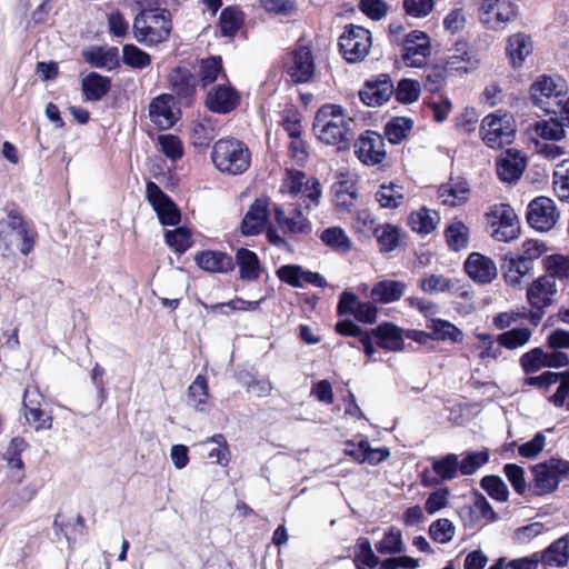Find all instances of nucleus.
<instances>
[{
	"label": "nucleus",
	"instance_id": "nucleus-9",
	"mask_svg": "<svg viewBox=\"0 0 569 569\" xmlns=\"http://www.w3.org/2000/svg\"><path fill=\"white\" fill-rule=\"evenodd\" d=\"M372 44L371 33L368 29L348 24L339 37V52L348 63H358L365 60Z\"/></svg>",
	"mask_w": 569,
	"mask_h": 569
},
{
	"label": "nucleus",
	"instance_id": "nucleus-13",
	"mask_svg": "<svg viewBox=\"0 0 569 569\" xmlns=\"http://www.w3.org/2000/svg\"><path fill=\"white\" fill-rule=\"evenodd\" d=\"M146 198L156 211L162 226H177L181 221V212L174 201L153 181L146 183Z\"/></svg>",
	"mask_w": 569,
	"mask_h": 569
},
{
	"label": "nucleus",
	"instance_id": "nucleus-50",
	"mask_svg": "<svg viewBox=\"0 0 569 569\" xmlns=\"http://www.w3.org/2000/svg\"><path fill=\"white\" fill-rule=\"evenodd\" d=\"M166 243L177 253H184L191 248L192 233L187 227H178L164 233Z\"/></svg>",
	"mask_w": 569,
	"mask_h": 569
},
{
	"label": "nucleus",
	"instance_id": "nucleus-31",
	"mask_svg": "<svg viewBox=\"0 0 569 569\" xmlns=\"http://www.w3.org/2000/svg\"><path fill=\"white\" fill-rule=\"evenodd\" d=\"M359 98L367 107H379L391 98V84L387 79L367 80L359 90Z\"/></svg>",
	"mask_w": 569,
	"mask_h": 569
},
{
	"label": "nucleus",
	"instance_id": "nucleus-28",
	"mask_svg": "<svg viewBox=\"0 0 569 569\" xmlns=\"http://www.w3.org/2000/svg\"><path fill=\"white\" fill-rule=\"evenodd\" d=\"M82 57L92 68L113 70L120 66L117 47L91 46L82 51Z\"/></svg>",
	"mask_w": 569,
	"mask_h": 569
},
{
	"label": "nucleus",
	"instance_id": "nucleus-6",
	"mask_svg": "<svg viewBox=\"0 0 569 569\" xmlns=\"http://www.w3.org/2000/svg\"><path fill=\"white\" fill-rule=\"evenodd\" d=\"M489 234L500 242H509L519 237L520 221L515 210L507 203L489 207L485 214Z\"/></svg>",
	"mask_w": 569,
	"mask_h": 569
},
{
	"label": "nucleus",
	"instance_id": "nucleus-8",
	"mask_svg": "<svg viewBox=\"0 0 569 569\" xmlns=\"http://www.w3.org/2000/svg\"><path fill=\"white\" fill-rule=\"evenodd\" d=\"M516 132L513 116L497 111L486 116L481 122V137L489 148H501L512 142Z\"/></svg>",
	"mask_w": 569,
	"mask_h": 569
},
{
	"label": "nucleus",
	"instance_id": "nucleus-49",
	"mask_svg": "<svg viewBox=\"0 0 569 569\" xmlns=\"http://www.w3.org/2000/svg\"><path fill=\"white\" fill-rule=\"evenodd\" d=\"M188 398L194 408L203 411L209 400V387L207 378L198 375L188 388Z\"/></svg>",
	"mask_w": 569,
	"mask_h": 569
},
{
	"label": "nucleus",
	"instance_id": "nucleus-4",
	"mask_svg": "<svg viewBox=\"0 0 569 569\" xmlns=\"http://www.w3.org/2000/svg\"><path fill=\"white\" fill-rule=\"evenodd\" d=\"M211 160L220 172L238 176L250 168L251 151L242 140L221 138L212 147Z\"/></svg>",
	"mask_w": 569,
	"mask_h": 569
},
{
	"label": "nucleus",
	"instance_id": "nucleus-17",
	"mask_svg": "<svg viewBox=\"0 0 569 569\" xmlns=\"http://www.w3.org/2000/svg\"><path fill=\"white\" fill-rule=\"evenodd\" d=\"M273 217L281 232L293 240H298L299 236H308L312 231L310 220L303 216L299 207L292 210L291 216H287L284 210L276 204Z\"/></svg>",
	"mask_w": 569,
	"mask_h": 569
},
{
	"label": "nucleus",
	"instance_id": "nucleus-32",
	"mask_svg": "<svg viewBox=\"0 0 569 569\" xmlns=\"http://www.w3.org/2000/svg\"><path fill=\"white\" fill-rule=\"evenodd\" d=\"M502 268L507 284L512 288H519L522 278L530 274L533 270V263H530L517 254L510 253L505 257Z\"/></svg>",
	"mask_w": 569,
	"mask_h": 569
},
{
	"label": "nucleus",
	"instance_id": "nucleus-62",
	"mask_svg": "<svg viewBox=\"0 0 569 569\" xmlns=\"http://www.w3.org/2000/svg\"><path fill=\"white\" fill-rule=\"evenodd\" d=\"M449 74H451V72L447 70L443 62L441 64H435L427 74L426 89L432 93L440 91L446 86Z\"/></svg>",
	"mask_w": 569,
	"mask_h": 569
},
{
	"label": "nucleus",
	"instance_id": "nucleus-36",
	"mask_svg": "<svg viewBox=\"0 0 569 569\" xmlns=\"http://www.w3.org/2000/svg\"><path fill=\"white\" fill-rule=\"evenodd\" d=\"M408 223L412 231L419 234H429L433 232L440 223V216L436 210L421 207L410 213Z\"/></svg>",
	"mask_w": 569,
	"mask_h": 569
},
{
	"label": "nucleus",
	"instance_id": "nucleus-30",
	"mask_svg": "<svg viewBox=\"0 0 569 569\" xmlns=\"http://www.w3.org/2000/svg\"><path fill=\"white\" fill-rule=\"evenodd\" d=\"M353 563L356 569H373L380 565V569H391V557L382 561L375 555L368 538H359L355 546Z\"/></svg>",
	"mask_w": 569,
	"mask_h": 569
},
{
	"label": "nucleus",
	"instance_id": "nucleus-46",
	"mask_svg": "<svg viewBox=\"0 0 569 569\" xmlns=\"http://www.w3.org/2000/svg\"><path fill=\"white\" fill-rule=\"evenodd\" d=\"M489 450L467 451L459 459V471L462 476H471L489 461Z\"/></svg>",
	"mask_w": 569,
	"mask_h": 569
},
{
	"label": "nucleus",
	"instance_id": "nucleus-47",
	"mask_svg": "<svg viewBox=\"0 0 569 569\" xmlns=\"http://www.w3.org/2000/svg\"><path fill=\"white\" fill-rule=\"evenodd\" d=\"M320 239L327 247L338 252H348L351 249V241L340 227L325 229L320 234Z\"/></svg>",
	"mask_w": 569,
	"mask_h": 569
},
{
	"label": "nucleus",
	"instance_id": "nucleus-1",
	"mask_svg": "<svg viewBox=\"0 0 569 569\" xmlns=\"http://www.w3.org/2000/svg\"><path fill=\"white\" fill-rule=\"evenodd\" d=\"M353 126V118L340 104L325 103L315 114L312 131L320 142L348 150L355 138Z\"/></svg>",
	"mask_w": 569,
	"mask_h": 569
},
{
	"label": "nucleus",
	"instance_id": "nucleus-43",
	"mask_svg": "<svg viewBox=\"0 0 569 569\" xmlns=\"http://www.w3.org/2000/svg\"><path fill=\"white\" fill-rule=\"evenodd\" d=\"M473 337L477 339V342L472 345V349L478 352V358L482 363H488L499 357L500 348L496 345L492 335L475 331Z\"/></svg>",
	"mask_w": 569,
	"mask_h": 569
},
{
	"label": "nucleus",
	"instance_id": "nucleus-23",
	"mask_svg": "<svg viewBox=\"0 0 569 569\" xmlns=\"http://www.w3.org/2000/svg\"><path fill=\"white\" fill-rule=\"evenodd\" d=\"M496 167L498 177L503 182L511 183L522 176L527 167V159L518 150L508 149L500 154Z\"/></svg>",
	"mask_w": 569,
	"mask_h": 569
},
{
	"label": "nucleus",
	"instance_id": "nucleus-63",
	"mask_svg": "<svg viewBox=\"0 0 569 569\" xmlns=\"http://www.w3.org/2000/svg\"><path fill=\"white\" fill-rule=\"evenodd\" d=\"M405 12L416 19H423L428 17L436 6L435 0H403L402 2Z\"/></svg>",
	"mask_w": 569,
	"mask_h": 569
},
{
	"label": "nucleus",
	"instance_id": "nucleus-21",
	"mask_svg": "<svg viewBox=\"0 0 569 569\" xmlns=\"http://www.w3.org/2000/svg\"><path fill=\"white\" fill-rule=\"evenodd\" d=\"M463 268L468 277L478 284L490 283L498 276L495 261L480 252H471L466 259Z\"/></svg>",
	"mask_w": 569,
	"mask_h": 569
},
{
	"label": "nucleus",
	"instance_id": "nucleus-7",
	"mask_svg": "<svg viewBox=\"0 0 569 569\" xmlns=\"http://www.w3.org/2000/svg\"><path fill=\"white\" fill-rule=\"evenodd\" d=\"M400 61L408 68H422L432 53L431 38L421 30H412L397 40Z\"/></svg>",
	"mask_w": 569,
	"mask_h": 569
},
{
	"label": "nucleus",
	"instance_id": "nucleus-2",
	"mask_svg": "<svg viewBox=\"0 0 569 569\" xmlns=\"http://www.w3.org/2000/svg\"><path fill=\"white\" fill-rule=\"evenodd\" d=\"M172 29L171 12L160 0H147L140 6L132 23L134 39L147 47L167 41Z\"/></svg>",
	"mask_w": 569,
	"mask_h": 569
},
{
	"label": "nucleus",
	"instance_id": "nucleus-40",
	"mask_svg": "<svg viewBox=\"0 0 569 569\" xmlns=\"http://www.w3.org/2000/svg\"><path fill=\"white\" fill-rule=\"evenodd\" d=\"M244 22V13L238 8L229 6L222 9L219 17V28L222 37L232 38Z\"/></svg>",
	"mask_w": 569,
	"mask_h": 569
},
{
	"label": "nucleus",
	"instance_id": "nucleus-3",
	"mask_svg": "<svg viewBox=\"0 0 569 569\" xmlns=\"http://www.w3.org/2000/svg\"><path fill=\"white\" fill-rule=\"evenodd\" d=\"M316 59L312 42L300 37L282 57V72L292 84H308L316 77Z\"/></svg>",
	"mask_w": 569,
	"mask_h": 569
},
{
	"label": "nucleus",
	"instance_id": "nucleus-54",
	"mask_svg": "<svg viewBox=\"0 0 569 569\" xmlns=\"http://www.w3.org/2000/svg\"><path fill=\"white\" fill-rule=\"evenodd\" d=\"M396 99L402 104H411L419 100L421 94V86L418 80L401 79L396 90L393 89Z\"/></svg>",
	"mask_w": 569,
	"mask_h": 569
},
{
	"label": "nucleus",
	"instance_id": "nucleus-59",
	"mask_svg": "<svg viewBox=\"0 0 569 569\" xmlns=\"http://www.w3.org/2000/svg\"><path fill=\"white\" fill-rule=\"evenodd\" d=\"M482 489L495 500L505 502L509 498V490L505 481L498 476H486L481 480Z\"/></svg>",
	"mask_w": 569,
	"mask_h": 569
},
{
	"label": "nucleus",
	"instance_id": "nucleus-39",
	"mask_svg": "<svg viewBox=\"0 0 569 569\" xmlns=\"http://www.w3.org/2000/svg\"><path fill=\"white\" fill-rule=\"evenodd\" d=\"M532 132L548 141H561L566 138L563 122L559 118L538 120L531 126Z\"/></svg>",
	"mask_w": 569,
	"mask_h": 569
},
{
	"label": "nucleus",
	"instance_id": "nucleus-25",
	"mask_svg": "<svg viewBox=\"0 0 569 569\" xmlns=\"http://www.w3.org/2000/svg\"><path fill=\"white\" fill-rule=\"evenodd\" d=\"M173 104H177L173 96L161 93L153 98L149 104L150 120L162 130L170 129L178 121L172 111Z\"/></svg>",
	"mask_w": 569,
	"mask_h": 569
},
{
	"label": "nucleus",
	"instance_id": "nucleus-20",
	"mask_svg": "<svg viewBox=\"0 0 569 569\" xmlns=\"http://www.w3.org/2000/svg\"><path fill=\"white\" fill-rule=\"evenodd\" d=\"M241 102V96L230 84H218L211 88L206 97V107L211 112L227 114L236 110Z\"/></svg>",
	"mask_w": 569,
	"mask_h": 569
},
{
	"label": "nucleus",
	"instance_id": "nucleus-53",
	"mask_svg": "<svg viewBox=\"0 0 569 569\" xmlns=\"http://www.w3.org/2000/svg\"><path fill=\"white\" fill-rule=\"evenodd\" d=\"M539 563L540 555L535 552L530 556L517 559L500 557L489 567V569H537Z\"/></svg>",
	"mask_w": 569,
	"mask_h": 569
},
{
	"label": "nucleus",
	"instance_id": "nucleus-57",
	"mask_svg": "<svg viewBox=\"0 0 569 569\" xmlns=\"http://www.w3.org/2000/svg\"><path fill=\"white\" fill-rule=\"evenodd\" d=\"M189 137L191 144L196 149L202 151L207 149L214 139V130L212 127L202 122H194L191 127Z\"/></svg>",
	"mask_w": 569,
	"mask_h": 569
},
{
	"label": "nucleus",
	"instance_id": "nucleus-55",
	"mask_svg": "<svg viewBox=\"0 0 569 569\" xmlns=\"http://www.w3.org/2000/svg\"><path fill=\"white\" fill-rule=\"evenodd\" d=\"M280 126L289 138H299L303 134L302 114L293 106L283 110Z\"/></svg>",
	"mask_w": 569,
	"mask_h": 569
},
{
	"label": "nucleus",
	"instance_id": "nucleus-38",
	"mask_svg": "<svg viewBox=\"0 0 569 569\" xmlns=\"http://www.w3.org/2000/svg\"><path fill=\"white\" fill-rule=\"evenodd\" d=\"M569 561V541L566 537L552 542L541 555L540 562L549 567H565Z\"/></svg>",
	"mask_w": 569,
	"mask_h": 569
},
{
	"label": "nucleus",
	"instance_id": "nucleus-37",
	"mask_svg": "<svg viewBox=\"0 0 569 569\" xmlns=\"http://www.w3.org/2000/svg\"><path fill=\"white\" fill-rule=\"evenodd\" d=\"M333 192L336 206L351 211L358 198L356 181L347 176H342L341 179L333 184Z\"/></svg>",
	"mask_w": 569,
	"mask_h": 569
},
{
	"label": "nucleus",
	"instance_id": "nucleus-18",
	"mask_svg": "<svg viewBox=\"0 0 569 569\" xmlns=\"http://www.w3.org/2000/svg\"><path fill=\"white\" fill-rule=\"evenodd\" d=\"M559 213L555 202L548 197H539L528 206V223L538 231H548L555 227Z\"/></svg>",
	"mask_w": 569,
	"mask_h": 569
},
{
	"label": "nucleus",
	"instance_id": "nucleus-27",
	"mask_svg": "<svg viewBox=\"0 0 569 569\" xmlns=\"http://www.w3.org/2000/svg\"><path fill=\"white\" fill-rule=\"evenodd\" d=\"M566 82L561 77L540 76L530 88L535 103L542 107L546 100L558 98L566 92Z\"/></svg>",
	"mask_w": 569,
	"mask_h": 569
},
{
	"label": "nucleus",
	"instance_id": "nucleus-41",
	"mask_svg": "<svg viewBox=\"0 0 569 569\" xmlns=\"http://www.w3.org/2000/svg\"><path fill=\"white\" fill-rule=\"evenodd\" d=\"M198 74L202 88L212 84L220 74H222V78L227 79L222 66V58L220 56H210L201 59Z\"/></svg>",
	"mask_w": 569,
	"mask_h": 569
},
{
	"label": "nucleus",
	"instance_id": "nucleus-48",
	"mask_svg": "<svg viewBox=\"0 0 569 569\" xmlns=\"http://www.w3.org/2000/svg\"><path fill=\"white\" fill-rule=\"evenodd\" d=\"M433 472L443 481L452 480L458 476L459 456L448 453L439 459L432 460Z\"/></svg>",
	"mask_w": 569,
	"mask_h": 569
},
{
	"label": "nucleus",
	"instance_id": "nucleus-29",
	"mask_svg": "<svg viewBox=\"0 0 569 569\" xmlns=\"http://www.w3.org/2000/svg\"><path fill=\"white\" fill-rule=\"evenodd\" d=\"M111 78L96 71L81 79V91L86 101H101L111 90Z\"/></svg>",
	"mask_w": 569,
	"mask_h": 569
},
{
	"label": "nucleus",
	"instance_id": "nucleus-52",
	"mask_svg": "<svg viewBox=\"0 0 569 569\" xmlns=\"http://www.w3.org/2000/svg\"><path fill=\"white\" fill-rule=\"evenodd\" d=\"M122 61L133 69H144L151 64V56L136 44L127 43L122 47Z\"/></svg>",
	"mask_w": 569,
	"mask_h": 569
},
{
	"label": "nucleus",
	"instance_id": "nucleus-5",
	"mask_svg": "<svg viewBox=\"0 0 569 569\" xmlns=\"http://www.w3.org/2000/svg\"><path fill=\"white\" fill-rule=\"evenodd\" d=\"M335 330L342 337L358 338L368 358H372L376 352L372 338H376L378 347L391 350V322H383L371 331H366L352 320L343 319L336 323Z\"/></svg>",
	"mask_w": 569,
	"mask_h": 569
},
{
	"label": "nucleus",
	"instance_id": "nucleus-10",
	"mask_svg": "<svg viewBox=\"0 0 569 569\" xmlns=\"http://www.w3.org/2000/svg\"><path fill=\"white\" fill-rule=\"evenodd\" d=\"M479 21L489 30H503L517 17L513 0H476Z\"/></svg>",
	"mask_w": 569,
	"mask_h": 569
},
{
	"label": "nucleus",
	"instance_id": "nucleus-35",
	"mask_svg": "<svg viewBox=\"0 0 569 569\" xmlns=\"http://www.w3.org/2000/svg\"><path fill=\"white\" fill-rule=\"evenodd\" d=\"M234 263L239 267L240 279L244 281H256L262 272L257 253L247 248L237 250Z\"/></svg>",
	"mask_w": 569,
	"mask_h": 569
},
{
	"label": "nucleus",
	"instance_id": "nucleus-45",
	"mask_svg": "<svg viewBox=\"0 0 569 569\" xmlns=\"http://www.w3.org/2000/svg\"><path fill=\"white\" fill-rule=\"evenodd\" d=\"M546 276H550L553 280H569V253L568 254H549L542 260Z\"/></svg>",
	"mask_w": 569,
	"mask_h": 569
},
{
	"label": "nucleus",
	"instance_id": "nucleus-24",
	"mask_svg": "<svg viewBox=\"0 0 569 569\" xmlns=\"http://www.w3.org/2000/svg\"><path fill=\"white\" fill-rule=\"evenodd\" d=\"M556 292V280L543 274L528 286L527 301L532 308L546 309L552 305Z\"/></svg>",
	"mask_w": 569,
	"mask_h": 569
},
{
	"label": "nucleus",
	"instance_id": "nucleus-34",
	"mask_svg": "<svg viewBox=\"0 0 569 569\" xmlns=\"http://www.w3.org/2000/svg\"><path fill=\"white\" fill-rule=\"evenodd\" d=\"M437 193L442 204L457 207L468 201L470 188L463 180H450L441 184Z\"/></svg>",
	"mask_w": 569,
	"mask_h": 569
},
{
	"label": "nucleus",
	"instance_id": "nucleus-11",
	"mask_svg": "<svg viewBox=\"0 0 569 569\" xmlns=\"http://www.w3.org/2000/svg\"><path fill=\"white\" fill-rule=\"evenodd\" d=\"M169 96H173L179 107L191 108L197 100V79L186 66L173 67L167 76Z\"/></svg>",
	"mask_w": 569,
	"mask_h": 569
},
{
	"label": "nucleus",
	"instance_id": "nucleus-12",
	"mask_svg": "<svg viewBox=\"0 0 569 569\" xmlns=\"http://www.w3.org/2000/svg\"><path fill=\"white\" fill-rule=\"evenodd\" d=\"M533 486L536 495L543 496L553 492L561 478L569 477V462L551 458L532 467Z\"/></svg>",
	"mask_w": 569,
	"mask_h": 569
},
{
	"label": "nucleus",
	"instance_id": "nucleus-19",
	"mask_svg": "<svg viewBox=\"0 0 569 569\" xmlns=\"http://www.w3.org/2000/svg\"><path fill=\"white\" fill-rule=\"evenodd\" d=\"M337 313L351 315L359 322L372 325L377 321L378 308L371 302L360 301L353 292L343 291L338 301Z\"/></svg>",
	"mask_w": 569,
	"mask_h": 569
},
{
	"label": "nucleus",
	"instance_id": "nucleus-26",
	"mask_svg": "<svg viewBox=\"0 0 569 569\" xmlns=\"http://www.w3.org/2000/svg\"><path fill=\"white\" fill-rule=\"evenodd\" d=\"M197 266L211 273H229L234 270L233 258L220 250H201L194 256Z\"/></svg>",
	"mask_w": 569,
	"mask_h": 569
},
{
	"label": "nucleus",
	"instance_id": "nucleus-42",
	"mask_svg": "<svg viewBox=\"0 0 569 569\" xmlns=\"http://www.w3.org/2000/svg\"><path fill=\"white\" fill-rule=\"evenodd\" d=\"M427 328L437 340L459 343L463 340L462 331L447 320L430 318Z\"/></svg>",
	"mask_w": 569,
	"mask_h": 569
},
{
	"label": "nucleus",
	"instance_id": "nucleus-60",
	"mask_svg": "<svg viewBox=\"0 0 569 569\" xmlns=\"http://www.w3.org/2000/svg\"><path fill=\"white\" fill-rule=\"evenodd\" d=\"M456 528L449 519H438L430 525L429 535L439 543H448L455 537Z\"/></svg>",
	"mask_w": 569,
	"mask_h": 569
},
{
	"label": "nucleus",
	"instance_id": "nucleus-56",
	"mask_svg": "<svg viewBox=\"0 0 569 569\" xmlns=\"http://www.w3.org/2000/svg\"><path fill=\"white\" fill-rule=\"evenodd\" d=\"M529 328H516L498 336L497 341L507 349H517L523 347L531 338Z\"/></svg>",
	"mask_w": 569,
	"mask_h": 569
},
{
	"label": "nucleus",
	"instance_id": "nucleus-33",
	"mask_svg": "<svg viewBox=\"0 0 569 569\" xmlns=\"http://www.w3.org/2000/svg\"><path fill=\"white\" fill-rule=\"evenodd\" d=\"M533 43L525 32H516L507 39V56L515 68L521 67L528 56L531 54Z\"/></svg>",
	"mask_w": 569,
	"mask_h": 569
},
{
	"label": "nucleus",
	"instance_id": "nucleus-58",
	"mask_svg": "<svg viewBox=\"0 0 569 569\" xmlns=\"http://www.w3.org/2000/svg\"><path fill=\"white\" fill-rule=\"evenodd\" d=\"M260 301H249L244 300L240 297H236L234 299L228 302H219L214 305H208L201 302V306L207 310L217 311L220 310L224 315H229L230 311L223 310V308L228 307L230 310H239V311H254L259 308Z\"/></svg>",
	"mask_w": 569,
	"mask_h": 569
},
{
	"label": "nucleus",
	"instance_id": "nucleus-16",
	"mask_svg": "<svg viewBox=\"0 0 569 569\" xmlns=\"http://www.w3.org/2000/svg\"><path fill=\"white\" fill-rule=\"evenodd\" d=\"M7 218L0 221V227H6L10 231H16L21 239L20 252L28 256L34 248L37 232L29 228L22 212L18 206L12 202L4 208Z\"/></svg>",
	"mask_w": 569,
	"mask_h": 569
},
{
	"label": "nucleus",
	"instance_id": "nucleus-22",
	"mask_svg": "<svg viewBox=\"0 0 569 569\" xmlns=\"http://www.w3.org/2000/svg\"><path fill=\"white\" fill-rule=\"evenodd\" d=\"M269 200L257 198L242 218L240 230L243 236H257L261 233L269 219Z\"/></svg>",
	"mask_w": 569,
	"mask_h": 569
},
{
	"label": "nucleus",
	"instance_id": "nucleus-14",
	"mask_svg": "<svg viewBox=\"0 0 569 569\" xmlns=\"http://www.w3.org/2000/svg\"><path fill=\"white\" fill-rule=\"evenodd\" d=\"M353 147L357 158L366 166L380 164L387 157L385 137L373 130H365Z\"/></svg>",
	"mask_w": 569,
	"mask_h": 569
},
{
	"label": "nucleus",
	"instance_id": "nucleus-15",
	"mask_svg": "<svg viewBox=\"0 0 569 569\" xmlns=\"http://www.w3.org/2000/svg\"><path fill=\"white\" fill-rule=\"evenodd\" d=\"M443 63L451 74L466 76L473 73L480 66L478 54L470 49L468 42L457 41L449 49Z\"/></svg>",
	"mask_w": 569,
	"mask_h": 569
},
{
	"label": "nucleus",
	"instance_id": "nucleus-61",
	"mask_svg": "<svg viewBox=\"0 0 569 569\" xmlns=\"http://www.w3.org/2000/svg\"><path fill=\"white\" fill-rule=\"evenodd\" d=\"M420 287L425 292L436 295L451 290L452 282L442 274L430 273L421 279Z\"/></svg>",
	"mask_w": 569,
	"mask_h": 569
},
{
	"label": "nucleus",
	"instance_id": "nucleus-51",
	"mask_svg": "<svg viewBox=\"0 0 569 569\" xmlns=\"http://www.w3.org/2000/svg\"><path fill=\"white\" fill-rule=\"evenodd\" d=\"M552 184L559 200L569 202V159L562 160L556 166Z\"/></svg>",
	"mask_w": 569,
	"mask_h": 569
},
{
	"label": "nucleus",
	"instance_id": "nucleus-64",
	"mask_svg": "<svg viewBox=\"0 0 569 569\" xmlns=\"http://www.w3.org/2000/svg\"><path fill=\"white\" fill-rule=\"evenodd\" d=\"M159 144L162 153L172 161L183 156V147L180 138L174 134H162L159 137Z\"/></svg>",
	"mask_w": 569,
	"mask_h": 569
},
{
	"label": "nucleus",
	"instance_id": "nucleus-44",
	"mask_svg": "<svg viewBox=\"0 0 569 569\" xmlns=\"http://www.w3.org/2000/svg\"><path fill=\"white\" fill-rule=\"evenodd\" d=\"M469 228L459 220L452 221L445 230L448 247L453 251L466 249L469 244Z\"/></svg>",
	"mask_w": 569,
	"mask_h": 569
}]
</instances>
